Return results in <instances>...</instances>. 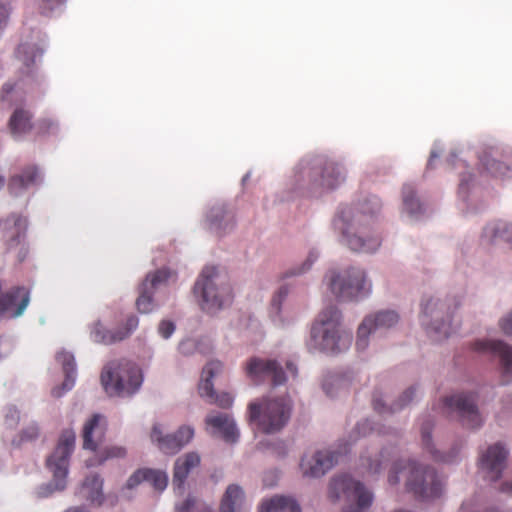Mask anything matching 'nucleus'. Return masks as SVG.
I'll use <instances>...</instances> for the list:
<instances>
[{"label":"nucleus","mask_w":512,"mask_h":512,"mask_svg":"<svg viewBox=\"0 0 512 512\" xmlns=\"http://www.w3.org/2000/svg\"><path fill=\"white\" fill-rule=\"evenodd\" d=\"M360 462L364 473L370 477L379 475L389 467L388 483L397 485L400 477H404L406 490L419 499L425 500L441 495L442 482L432 467L409 459H398L392 449L385 448L374 457L362 456Z\"/></svg>","instance_id":"1"},{"label":"nucleus","mask_w":512,"mask_h":512,"mask_svg":"<svg viewBox=\"0 0 512 512\" xmlns=\"http://www.w3.org/2000/svg\"><path fill=\"white\" fill-rule=\"evenodd\" d=\"M380 208L381 202L375 195L358 203L356 207L344 205L339 208L333 226L351 250L371 253L379 248L381 240L371 234V222Z\"/></svg>","instance_id":"2"},{"label":"nucleus","mask_w":512,"mask_h":512,"mask_svg":"<svg viewBox=\"0 0 512 512\" xmlns=\"http://www.w3.org/2000/svg\"><path fill=\"white\" fill-rule=\"evenodd\" d=\"M352 335L341 327V313L329 306L319 313L311 328L309 347L329 354H338L347 350Z\"/></svg>","instance_id":"3"},{"label":"nucleus","mask_w":512,"mask_h":512,"mask_svg":"<svg viewBox=\"0 0 512 512\" xmlns=\"http://www.w3.org/2000/svg\"><path fill=\"white\" fill-rule=\"evenodd\" d=\"M291 412L292 403L287 397L265 398L248 405L249 421L266 434L282 430L288 423Z\"/></svg>","instance_id":"4"},{"label":"nucleus","mask_w":512,"mask_h":512,"mask_svg":"<svg viewBox=\"0 0 512 512\" xmlns=\"http://www.w3.org/2000/svg\"><path fill=\"white\" fill-rule=\"evenodd\" d=\"M194 293L201 296V309L207 313H215L230 305L233 300L229 284L220 280L217 268L205 267L194 285Z\"/></svg>","instance_id":"5"},{"label":"nucleus","mask_w":512,"mask_h":512,"mask_svg":"<svg viewBox=\"0 0 512 512\" xmlns=\"http://www.w3.org/2000/svg\"><path fill=\"white\" fill-rule=\"evenodd\" d=\"M101 382L110 395H130L138 390L142 378L138 367L129 361L111 362L101 373Z\"/></svg>","instance_id":"6"},{"label":"nucleus","mask_w":512,"mask_h":512,"mask_svg":"<svg viewBox=\"0 0 512 512\" xmlns=\"http://www.w3.org/2000/svg\"><path fill=\"white\" fill-rule=\"evenodd\" d=\"M331 292L342 301L358 300L371 292L364 270L351 267L341 274L332 273L329 277Z\"/></svg>","instance_id":"7"},{"label":"nucleus","mask_w":512,"mask_h":512,"mask_svg":"<svg viewBox=\"0 0 512 512\" xmlns=\"http://www.w3.org/2000/svg\"><path fill=\"white\" fill-rule=\"evenodd\" d=\"M329 495L333 500L345 497L348 500H356V506H349L344 512H364L370 507L373 501L372 493L364 485L354 480L349 475H339L332 479L329 488Z\"/></svg>","instance_id":"8"},{"label":"nucleus","mask_w":512,"mask_h":512,"mask_svg":"<svg viewBox=\"0 0 512 512\" xmlns=\"http://www.w3.org/2000/svg\"><path fill=\"white\" fill-rule=\"evenodd\" d=\"M75 438V433L72 430H65L53 454L47 459V467L53 474L57 490H63L65 487L69 458L74 450Z\"/></svg>","instance_id":"9"},{"label":"nucleus","mask_w":512,"mask_h":512,"mask_svg":"<svg viewBox=\"0 0 512 512\" xmlns=\"http://www.w3.org/2000/svg\"><path fill=\"white\" fill-rule=\"evenodd\" d=\"M476 402L477 396L474 393H456L444 399V407L448 412L456 413L464 426L478 428L483 420Z\"/></svg>","instance_id":"10"},{"label":"nucleus","mask_w":512,"mask_h":512,"mask_svg":"<svg viewBox=\"0 0 512 512\" xmlns=\"http://www.w3.org/2000/svg\"><path fill=\"white\" fill-rule=\"evenodd\" d=\"M246 376L254 383H260L266 378L271 380L274 387L283 385L287 375L283 367L273 359L251 357L244 366Z\"/></svg>","instance_id":"11"},{"label":"nucleus","mask_w":512,"mask_h":512,"mask_svg":"<svg viewBox=\"0 0 512 512\" xmlns=\"http://www.w3.org/2000/svg\"><path fill=\"white\" fill-rule=\"evenodd\" d=\"M508 454V450L501 443L490 445L480 454L478 468L485 480L495 482L501 478Z\"/></svg>","instance_id":"12"},{"label":"nucleus","mask_w":512,"mask_h":512,"mask_svg":"<svg viewBox=\"0 0 512 512\" xmlns=\"http://www.w3.org/2000/svg\"><path fill=\"white\" fill-rule=\"evenodd\" d=\"M223 364L218 360L210 361L206 364L202 371V378L198 386L199 394L211 404H217L222 408H228L233 403V397L229 393H215L212 379L214 376L221 373Z\"/></svg>","instance_id":"13"},{"label":"nucleus","mask_w":512,"mask_h":512,"mask_svg":"<svg viewBox=\"0 0 512 512\" xmlns=\"http://www.w3.org/2000/svg\"><path fill=\"white\" fill-rule=\"evenodd\" d=\"M138 325L139 319L135 315H129L124 325L115 330L107 329L100 321H97L93 324L90 335L96 343L112 345L129 338Z\"/></svg>","instance_id":"14"},{"label":"nucleus","mask_w":512,"mask_h":512,"mask_svg":"<svg viewBox=\"0 0 512 512\" xmlns=\"http://www.w3.org/2000/svg\"><path fill=\"white\" fill-rule=\"evenodd\" d=\"M194 437V429L190 426H181L174 434L163 436L159 425H154L151 440L156 442L158 448L165 454L174 455L187 445Z\"/></svg>","instance_id":"15"},{"label":"nucleus","mask_w":512,"mask_h":512,"mask_svg":"<svg viewBox=\"0 0 512 512\" xmlns=\"http://www.w3.org/2000/svg\"><path fill=\"white\" fill-rule=\"evenodd\" d=\"M172 272L168 269H159L148 274L140 286L136 307L140 313H149L154 309L153 293L162 284H165Z\"/></svg>","instance_id":"16"},{"label":"nucleus","mask_w":512,"mask_h":512,"mask_svg":"<svg viewBox=\"0 0 512 512\" xmlns=\"http://www.w3.org/2000/svg\"><path fill=\"white\" fill-rule=\"evenodd\" d=\"M398 315L394 311H381L374 316L366 317L360 324L357 333L356 346L358 350H364L368 346L370 333L380 328H389L396 324Z\"/></svg>","instance_id":"17"},{"label":"nucleus","mask_w":512,"mask_h":512,"mask_svg":"<svg viewBox=\"0 0 512 512\" xmlns=\"http://www.w3.org/2000/svg\"><path fill=\"white\" fill-rule=\"evenodd\" d=\"M474 350L483 353H490L500 358L502 367V383L509 382L512 376V347L502 341L480 340L473 345Z\"/></svg>","instance_id":"18"},{"label":"nucleus","mask_w":512,"mask_h":512,"mask_svg":"<svg viewBox=\"0 0 512 512\" xmlns=\"http://www.w3.org/2000/svg\"><path fill=\"white\" fill-rule=\"evenodd\" d=\"M339 454L334 451H318L311 457L304 456L300 468L304 476L318 478L323 476L338 462Z\"/></svg>","instance_id":"19"},{"label":"nucleus","mask_w":512,"mask_h":512,"mask_svg":"<svg viewBox=\"0 0 512 512\" xmlns=\"http://www.w3.org/2000/svg\"><path fill=\"white\" fill-rule=\"evenodd\" d=\"M27 225L25 217L12 213L0 220V239L8 248L18 246L26 235Z\"/></svg>","instance_id":"20"},{"label":"nucleus","mask_w":512,"mask_h":512,"mask_svg":"<svg viewBox=\"0 0 512 512\" xmlns=\"http://www.w3.org/2000/svg\"><path fill=\"white\" fill-rule=\"evenodd\" d=\"M445 304L439 300L430 298L422 303V323L435 333L439 334L437 339L447 338L452 330L450 324L444 322L438 323V319L443 314Z\"/></svg>","instance_id":"21"},{"label":"nucleus","mask_w":512,"mask_h":512,"mask_svg":"<svg viewBox=\"0 0 512 512\" xmlns=\"http://www.w3.org/2000/svg\"><path fill=\"white\" fill-rule=\"evenodd\" d=\"M201 463V457L197 452H188L178 457L174 463L172 484L175 491L182 494L185 482L189 474Z\"/></svg>","instance_id":"22"},{"label":"nucleus","mask_w":512,"mask_h":512,"mask_svg":"<svg viewBox=\"0 0 512 512\" xmlns=\"http://www.w3.org/2000/svg\"><path fill=\"white\" fill-rule=\"evenodd\" d=\"M205 423L212 431V434L219 435L224 441L234 443L239 437L234 420L224 413L209 414Z\"/></svg>","instance_id":"23"},{"label":"nucleus","mask_w":512,"mask_h":512,"mask_svg":"<svg viewBox=\"0 0 512 512\" xmlns=\"http://www.w3.org/2000/svg\"><path fill=\"white\" fill-rule=\"evenodd\" d=\"M107 430V422L103 415L94 414L85 424L82 431L83 448L96 451Z\"/></svg>","instance_id":"24"},{"label":"nucleus","mask_w":512,"mask_h":512,"mask_svg":"<svg viewBox=\"0 0 512 512\" xmlns=\"http://www.w3.org/2000/svg\"><path fill=\"white\" fill-rule=\"evenodd\" d=\"M143 481L149 482L154 489L163 491L167 487L168 476L166 472L161 470L142 468L138 469L129 477L126 486L132 489Z\"/></svg>","instance_id":"25"},{"label":"nucleus","mask_w":512,"mask_h":512,"mask_svg":"<svg viewBox=\"0 0 512 512\" xmlns=\"http://www.w3.org/2000/svg\"><path fill=\"white\" fill-rule=\"evenodd\" d=\"M56 360L62 365L65 373V380L61 387H55L52 389V395L56 398L61 397L65 392L72 389L76 378V364L74 356L66 351L57 353Z\"/></svg>","instance_id":"26"},{"label":"nucleus","mask_w":512,"mask_h":512,"mask_svg":"<svg viewBox=\"0 0 512 512\" xmlns=\"http://www.w3.org/2000/svg\"><path fill=\"white\" fill-rule=\"evenodd\" d=\"M209 227L217 235H222L234 227V215L224 205L213 206L207 215Z\"/></svg>","instance_id":"27"},{"label":"nucleus","mask_w":512,"mask_h":512,"mask_svg":"<svg viewBox=\"0 0 512 512\" xmlns=\"http://www.w3.org/2000/svg\"><path fill=\"white\" fill-rule=\"evenodd\" d=\"M320 179L316 180L318 185L333 189L344 180V169L333 161H326L319 170Z\"/></svg>","instance_id":"28"},{"label":"nucleus","mask_w":512,"mask_h":512,"mask_svg":"<svg viewBox=\"0 0 512 512\" xmlns=\"http://www.w3.org/2000/svg\"><path fill=\"white\" fill-rule=\"evenodd\" d=\"M259 512H301V508L292 497L276 495L262 501Z\"/></svg>","instance_id":"29"},{"label":"nucleus","mask_w":512,"mask_h":512,"mask_svg":"<svg viewBox=\"0 0 512 512\" xmlns=\"http://www.w3.org/2000/svg\"><path fill=\"white\" fill-rule=\"evenodd\" d=\"M39 173L35 166L26 167L21 174L11 177L8 188L11 194L17 195L24 189L35 185L38 181Z\"/></svg>","instance_id":"30"},{"label":"nucleus","mask_w":512,"mask_h":512,"mask_svg":"<svg viewBox=\"0 0 512 512\" xmlns=\"http://www.w3.org/2000/svg\"><path fill=\"white\" fill-rule=\"evenodd\" d=\"M32 115L28 110L23 108L15 109L9 119V129L14 137L22 136L32 129Z\"/></svg>","instance_id":"31"},{"label":"nucleus","mask_w":512,"mask_h":512,"mask_svg":"<svg viewBox=\"0 0 512 512\" xmlns=\"http://www.w3.org/2000/svg\"><path fill=\"white\" fill-rule=\"evenodd\" d=\"M244 492L241 487L231 484L227 487L220 504V512H242Z\"/></svg>","instance_id":"32"},{"label":"nucleus","mask_w":512,"mask_h":512,"mask_svg":"<svg viewBox=\"0 0 512 512\" xmlns=\"http://www.w3.org/2000/svg\"><path fill=\"white\" fill-rule=\"evenodd\" d=\"M103 480L98 475L86 477L82 485V492L91 503L100 505L102 503Z\"/></svg>","instance_id":"33"},{"label":"nucleus","mask_w":512,"mask_h":512,"mask_svg":"<svg viewBox=\"0 0 512 512\" xmlns=\"http://www.w3.org/2000/svg\"><path fill=\"white\" fill-rule=\"evenodd\" d=\"M414 393L415 389L413 387L407 389L399 401L392 406H386L380 399L374 397L372 401L374 410L379 414L394 413L405 407L412 400Z\"/></svg>","instance_id":"34"},{"label":"nucleus","mask_w":512,"mask_h":512,"mask_svg":"<svg viewBox=\"0 0 512 512\" xmlns=\"http://www.w3.org/2000/svg\"><path fill=\"white\" fill-rule=\"evenodd\" d=\"M480 162L483 168L493 177H504L510 171L508 165L504 164L488 153H485L480 157Z\"/></svg>","instance_id":"35"},{"label":"nucleus","mask_w":512,"mask_h":512,"mask_svg":"<svg viewBox=\"0 0 512 512\" xmlns=\"http://www.w3.org/2000/svg\"><path fill=\"white\" fill-rule=\"evenodd\" d=\"M431 428L432 423L430 421L423 422L421 425V436H422V443L423 446L431 453L432 457L436 461H442V462H452L454 456L452 455H445L440 453L437 450H434L431 444Z\"/></svg>","instance_id":"36"},{"label":"nucleus","mask_w":512,"mask_h":512,"mask_svg":"<svg viewBox=\"0 0 512 512\" xmlns=\"http://www.w3.org/2000/svg\"><path fill=\"white\" fill-rule=\"evenodd\" d=\"M403 207L409 215H417L422 211V205L415 196V189L407 184L402 188Z\"/></svg>","instance_id":"37"},{"label":"nucleus","mask_w":512,"mask_h":512,"mask_svg":"<svg viewBox=\"0 0 512 512\" xmlns=\"http://www.w3.org/2000/svg\"><path fill=\"white\" fill-rule=\"evenodd\" d=\"M16 54L23 64L29 68L34 64L36 57L42 55V51L29 44H21L18 46Z\"/></svg>","instance_id":"38"},{"label":"nucleus","mask_w":512,"mask_h":512,"mask_svg":"<svg viewBox=\"0 0 512 512\" xmlns=\"http://www.w3.org/2000/svg\"><path fill=\"white\" fill-rule=\"evenodd\" d=\"M39 436V428L36 424H31L25 427L17 438L13 439L12 443L16 446H20L24 443L31 442L37 439Z\"/></svg>","instance_id":"39"},{"label":"nucleus","mask_w":512,"mask_h":512,"mask_svg":"<svg viewBox=\"0 0 512 512\" xmlns=\"http://www.w3.org/2000/svg\"><path fill=\"white\" fill-rule=\"evenodd\" d=\"M126 455V449L121 446L106 447L100 454L98 464L113 458H123Z\"/></svg>","instance_id":"40"},{"label":"nucleus","mask_w":512,"mask_h":512,"mask_svg":"<svg viewBox=\"0 0 512 512\" xmlns=\"http://www.w3.org/2000/svg\"><path fill=\"white\" fill-rule=\"evenodd\" d=\"M58 128L57 123L50 118L40 119L36 124V133L38 135H47L50 133H54Z\"/></svg>","instance_id":"41"},{"label":"nucleus","mask_w":512,"mask_h":512,"mask_svg":"<svg viewBox=\"0 0 512 512\" xmlns=\"http://www.w3.org/2000/svg\"><path fill=\"white\" fill-rule=\"evenodd\" d=\"M343 383H344L343 379H341L338 376L337 377H334V376L327 377L323 382V389L328 396H333L334 394L332 391V386H336L337 389H339L343 386Z\"/></svg>","instance_id":"42"},{"label":"nucleus","mask_w":512,"mask_h":512,"mask_svg":"<svg viewBox=\"0 0 512 512\" xmlns=\"http://www.w3.org/2000/svg\"><path fill=\"white\" fill-rule=\"evenodd\" d=\"M64 0H40L39 10L42 15H49L56 7L61 5Z\"/></svg>","instance_id":"43"},{"label":"nucleus","mask_w":512,"mask_h":512,"mask_svg":"<svg viewBox=\"0 0 512 512\" xmlns=\"http://www.w3.org/2000/svg\"><path fill=\"white\" fill-rule=\"evenodd\" d=\"M287 294L288 289L286 287H281L276 293V295L273 297L271 307L275 311V313L278 314L280 312L281 303L283 299L287 296Z\"/></svg>","instance_id":"44"},{"label":"nucleus","mask_w":512,"mask_h":512,"mask_svg":"<svg viewBox=\"0 0 512 512\" xmlns=\"http://www.w3.org/2000/svg\"><path fill=\"white\" fill-rule=\"evenodd\" d=\"M20 413L15 407H9L5 416V423L8 427H14L18 424Z\"/></svg>","instance_id":"45"},{"label":"nucleus","mask_w":512,"mask_h":512,"mask_svg":"<svg viewBox=\"0 0 512 512\" xmlns=\"http://www.w3.org/2000/svg\"><path fill=\"white\" fill-rule=\"evenodd\" d=\"M158 331L164 339H167L174 333L175 325L171 321L163 320L159 324Z\"/></svg>","instance_id":"46"},{"label":"nucleus","mask_w":512,"mask_h":512,"mask_svg":"<svg viewBox=\"0 0 512 512\" xmlns=\"http://www.w3.org/2000/svg\"><path fill=\"white\" fill-rule=\"evenodd\" d=\"M372 431V426L369 420H364L360 423H358L355 427L354 433L357 434L356 437H354V441L360 437V436H366Z\"/></svg>","instance_id":"47"},{"label":"nucleus","mask_w":512,"mask_h":512,"mask_svg":"<svg viewBox=\"0 0 512 512\" xmlns=\"http://www.w3.org/2000/svg\"><path fill=\"white\" fill-rule=\"evenodd\" d=\"M196 505V499L188 496L182 503L176 504L175 510L177 512H191Z\"/></svg>","instance_id":"48"},{"label":"nucleus","mask_w":512,"mask_h":512,"mask_svg":"<svg viewBox=\"0 0 512 512\" xmlns=\"http://www.w3.org/2000/svg\"><path fill=\"white\" fill-rule=\"evenodd\" d=\"M10 8L4 0H0V28L6 25Z\"/></svg>","instance_id":"49"},{"label":"nucleus","mask_w":512,"mask_h":512,"mask_svg":"<svg viewBox=\"0 0 512 512\" xmlns=\"http://www.w3.org/2000/svg\"><path fill=\"white\" fill-rule=\"evenodd\" d=\"M500 327L505 334L512 335V312L500 320Z\"/></svg>","instance_id":"50"},{"label":"nucleus","mask_w":512,"mask_h":512,"mask_svg":"<svg viewBox=\"0 0 512 512\" xmlns=\"http://www.w3.org/2000/svg\"><path fill=\"white\" fill-rule=\"evenodd\" d=\"M14 90V87L11 85V84H5L3 87H2V91H1V94H0V99L2 102H10V97L9 95L13 92Z\"/></svg>","instance_id":"51"},{"label":"nucleus","mask_w":512,"mask_h":512,"mask_svg":"<svg viewBox=\"0 0 512 512\" xmlns=\"http://www.w3.org/2000/svg\"><path fill=\"white\" fill-rule=\"evenodd\" d=\"M471 179V175L469 174V179L466 178L465 175L461 176L460 184H459V190L458 193L460 196H463L466 194V190L468 188V182Z\"/></svg>","instance_id":"52"},{"label":"nucleus","mask_w":512,"mask_h":512,"mask_svg":"<svg viewBox=\"0 0 512 512\" xmlns=\"http://www.w3.org/2000/svg\"><path fill=\"white\" fill-rule=\"evenodd\" d=\"M316 258L317 254L311 252L310 255L308 256V259L305 261L303 267L300 269V271H298V273H303L306 270H308L311 267L312 263L316 260Z\"/></svg>","instance_id":"53"},{"label":"nucleus","mask_w":512,"mask_h":512,"mask_svg":"<svg viewBox=\"0 0 512 512\" xmlns=\"http://www.w3.org/2000/svg\"><path fill=\"white\" fill-rule=\"evenodd\" d=\"M286 370L290 373L291 376H293V377L297 376L298 370H297L296 365L293 362L288 361L286 363Z\"/></svg>","instance_id":"54"},{"label":"nucleus","mask_w":512,"mask_h":512,"mask_svg":"<svg viewBox=\"0 0 512 512\" xmlns=\"http://www.w3.org/2000/svg\"><path fill=\"white\" fill-rule=\"evenodd\" d=\"M501 491L507 494L512 495V481L511 482H504L501 485Z\"/></svg>","instance_id":"55"},{"label":"nucleus","mask_w":512,"mask_h":512,"mask_svg":"<svg viewBox=\"0 0 512 512\" xmlns=\"http://www.w3.org/2000/svg\"><path fill=\"white\" fill-rule=\"evenodd\" d=\"M65 512H89V511L82 507H74V508L67 509Z\"/></svg>","instance_id":"56"},{"label":"nucleus","mask_w":512,"mask_h":512,"mask_svg":"<svg viewBox=\"0 0 512 512\" xmlns=\"http://www.w3.org/2000/svg\"><path fill=\"white\" fill-rule=\"evenodd\" d=\"M438 157H439V155L436 152L432 151L431 155H430V159L428 161V167H432L433 160L438 158Z\"/></svg>","instance_id":"57"},{"label":"nucleus","mask_w":512,"mask_h":512,"mask_svg":"<svg viewBox=\"0 0 512 512\" xmlns=\"http://www.w3.org/2000/svg\"><path fill=\"white\" fill-rule=\"evenodd\" d=\"M486 512H507V511H502L498 508H490V509L486 510Z\"/></svg>","instance_id":"58"},{"label":"nucleus","mask_w":512,"mask_h":512,"mask_svg":"<svg viewBox=\"0 0 512 512\" xmlns=\"http://www.w3.org/2000/svg\"><path fill=\"white\" fill-rule=\"evenodd\" d=\"M4 184H5V177L0 176V189L4 186Z\"/></svg>","instance_id":"59"},{"label":"nucleus","mask_w":512,"mask_h":512,"mask_svg":"<svg viewBox=\"0 0 512 512\" xmlns=\"http://www.w3.org/2000/svg\"><path fill=\"white\" fill-rule=\"evenodd\" d=\"M459 162H460V166H463V167L465 166V162H463V161H459Z\"/></svg>","instance_id":"60"},{"label":"nucleus","mask_w":512,"mask_h":512,"mask_svg":"<svg viewBox=\"0 0 512 512\" xmlns=\"http://www.w3.org/2000/svg\"><path fill=\"white\" fill-rule=\"evenodd\" d=\"M206 512H211V511H210V509H207V511H206Z\"/></svg>","instance_id":"61"}]
</instances>
